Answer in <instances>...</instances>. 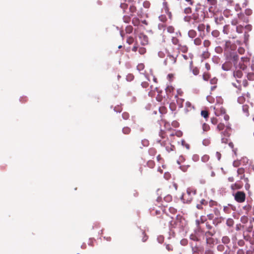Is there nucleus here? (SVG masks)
Listing matches in <instances>:
<instances>
[{
    "mask_svg": "<svg viewBox=\"0 0 254 254\" xmlns=\"http://www.w3.org/2000/svg\"><path fill=\"white\" fill-rule=\"evenodd\" d=\"M228 180H229V182H233V181H234V180L233 177H229V178H228Z\"/></svg>",
    "mask_w": 254,
    "mask_h": 254,
    "instance_id": "obj_54",
    "label": "nucleus"
},
{
    "mask_svg": "<svg viewBox=\"0 0 254 254\" xmlns=\"http://www.w3.org/2000/svg\"><path fill=\"white\" fill-rule=\"evenodd\" d=\"M172 42L174 45H177L179 43V40L177 38L172 37Z\"/></svg>",
    "mask_w": 254,
    "mask_h": 254,
    "instance_id": "obj_22",
    "label": "nucleus"
},
{
    "mask_svg": "<svg viewBox=\"0 0 254 254\" xmlns=\"http://www.w3.org/2000/svg\"><path fill=\"white\" fill-rule=\"evenodd\" d=\"M206 203V202L204 199H202L200 201V204L201 205L205 204Z\"/></svg>",
    "mask_w": 254,
    "mask_h": 254,
    "instance_id": "obj_50",
    "label": "nucleus"
},
{
    "mask_svg": "<svg viewBox=\"0 0 254 254\" xmlns=\"http://www.w3.org/2000/svg\"><path fill=\"white\" fill-rule=\"evenodd\" d=\"M201 43V40L200 38H197L194 40V44L196 45H199Z\"/></svg>",
    "mask_w": 254,
    "mask_h": 254,
    "instance_id": "obj_15",
    "label": "nucleus"
},
{
    "mask_svg": "<svg viewBox=\"0 0 254 254\" xmlns=\"http://www.w3.org/2000/svg\"><path fill=\"white\" fill-rule=\"evenodd\" d=\"M139 53L140 54H143L146 52V49L144 48H139L138 50Z\"/></svg>",
    "mask_w": 254,
    "mask_h": 254,
    "instance_id": "obj_25",
    "label": "nucleus"
},
{
    "mask_svg": "<svg viewBox=\"0 0 254 254\" xmlns=\"http://www.w3.org/2000/svg\"><path fill=\"white\" fill-rule=\"evenodd\" d=\"M174 32V28L172 26H168L166 29H164L163 31L164 41H165V39L167 37V33H173Z\"/></svg>",
    "mask_w": 254,
    "mask_h": 254,
    "instance_id": "obj_5",
    "label": "nucleus"
},
{
    "mask_svg": "<svg viewBox=\"0 0 254 254\" xmlns=\"http://www.w3.org/2000/svg\"><path fill=\"white\" fill-rule=\"evenodd\" d=\"M205 67L207 69V70H209L210 68V65L208 63L205 64Z\"/></svg>",
    "mask_w": 254,
    "mask_h": 254,
    "instance_id": "obj_46",
    "label": "nucleus"
},
{
    "mask_svg": "<svg viewBox=\"0 0 254 254\" xmlns=\"http://www.w3.org/2000/svg\"><path fill=\"white\" fill-rule=\"evenodd\" d=\"M215 174L214 172V171H211V176L213 177L215 176Z\"/></svg>",
    "mask_w": 254,
    "mask_h": 254,
    "instance_id": "obj_59",
    "label": "nucleus"
},
{
    "mask_svg": "<svg viewBox=\"0 0 254 254\" xmlns=\"http://www.w3.org/2000/svg\"><path fill=\"white\" fill-rule=\"evenodd\" d=\"M226 129L224 132H221V134L224 135L225 137H228L229 135V133L228 132V130L230 129V127L229 126V124H227L226 126Z\"/></svg>",
    "mask_w": 254,
    "mask_h": 254,
    "instance_id": "obj_10",
    "label": "nucleus"
},
{
    "mask_svg": "<svg viewBox=\"0 0 254 254\" xmlns=\"http://www.w3.org/2000/svg\"><path fill=\"white\" fill-rule=\"evenodd\" d=\"M209 206L212 207L216 204V202L213 201H210L209 203Z\"/></svg>",
    "mask_w": 254,
    "mask_h": 254,
    "instance_id": "obj_35",
    "label": "nucleus"
},
{
    "mask_svg": "<svg viewBox=\"0 0 254 254\" xmlns=\"http://www.w3.org/2000/svg\"><path fill=\"white\" fill-rule=\"evenodd\" d=\"M172 76V74H169V75H168V77L169 78H170Z\"/></svg>",
    "mask_w": 254,
    "mask_h": 254,
    "instance_id": "obj_64",
    "label": "nucleus"
},
{
    "mask_svg": "<svg viewBox=\"0 0 254 254\" xmlns=\"http://www.w3.org/2000/svg\"><path fill=\"white\" fill-rule=\"evenodd\" d=\"M139 39L140 40V43L142 45H146L148 44V37L146 35L143 34H140L139 35Z\"/></svg>",
    "mask_w": 254,
    "mask_h": 254,
    "instance_id": "obj_4",
    "label": "nucleus"
},
{
    "mask_svg": "<svg viewBox=\"0 0 254 254\" xmlns=\"http://www.w3.org/2000/svg\"><path fill=\"white\" fill-rule=\"evenodd\" d=\"M182 144L183 146H185L187 149H189L190 148V146L188 144H187L185 140H182Z\"/></svg>",
    "mask_w": 254,
    "mask_h": 254,
    "instance_id": "obj_27",
    "label": "nucleus"
},
{
    "mask_svg": "<svg viewBox=\"0 0 254 254\" xmlns=\"http://www.w3.org/2000/svg\"><path fill=\"white\" fill-rule=\"evenodd\" d=\"M202 128L204 131H207L209 129V126L206 124H203Z\"/></svg>",
    "mask_w": 254,
    "mask_h": 254,
    "instance_id": "obj_23",
    "label": "nucleus"
},
{
    "mask_svg": "<svg viewBox=\"0 0 254 254\" xmlns=\"http://www.w3.org/2000/svg\"><path fill=\"white\" fill-rule=\"evenodd\" d=\"M245 67H245V65H243V66H242L241 67V68H242L243 70H244V69H245Z\"/></svg>",
    "mask_w": 254,
    "mask_h": 254,
    "instance_id": "obj_63",
    "label": "nucleus"
},
{
    "mask_svg": "<svg viewBox=\"0 0 254 254\" xmlns=\"http://www.w3.org/2000/svg\"><path fill=\"white\" fill-rule=\"evenodd\" d=\"M188 35L190 37L193 38L196 35V33L194 30H190L188 32Z\"/></svg>",
    "mask_w": 254,
    "mask_h": 254,
    "instance_id": "obj_11",
    "label": "nucleus"
},
{
    "mask_svg": "<svg viewBox=\"0 0 254 254\" xmlns=\"http://www.w3.org/2000/svg\"><path fill=\"white\" fill-rule=\"evenodd\" d=\"M225 110L222 107H221L220 109L217 108L215 111V114L217 116H222L223 115L225 114Z\"/></svg>",
    "mask_w": 254,
    "mask_h": 254,
    "instance_id": "obj_6",
    "label": "nucleus"
},
{
    "mask_svg": "<svg viewBox=\"0 0 254 254\" xmlns=\"http://www.w3.org/2000/svg\"><path fill=\"white\" fill-rule=\"evenodd\" d=\"M237 83H233V85L234 86H235L236 87L239 88L240 87V83H239V80H237Z\"/></svg>",
    "mask_w": 254,
    "mask_h": 254,
    "instance_id": "obj_32",
    "label": "nucleus"
},
{
    "mask_svg": "<svg viewBox=\"0 0 254 254\" xmlns=\"http://www.w3.org/2000/svg\"><path fill=\"white\" fill-rule=\"evenodd\" d=\"M143 6L146 8H148L149 6V3L148 1H145L143 3Z\"/></svg>",
    "mask_w": 254,
    "mask_h": 254,
    "instance_id": "obj_42",
    "label": "nucleus"
},
{
    "mask_svg": "<svg viewBox=\"0 0 254 254\" xmlns=\"http://www.w3.org/2000/svg\"><path fill=\"white\" fill-rule=\"evenodd\" d=\"M210 42H209V41H208L207 40H205L203 42V45L205 47H208L210 45Z\"/></svg>",
    "mask_w": 254,
    "mask_h": 254,
    "instance_id": "obj_26",
    "label": "nucleus"
},
{
    "mask_svg": "<svg viewBox=\"0 0 254 254\" xmlns=\"http://www.w3.org/2000/svg\"><path fill=\"white\" fill-rule=\"evenodd\" d=\"M128 114L127 113H124L123 114V117L125 119H127L128 118Z\"/></svg>",
    "mask_w": 254,
    "mask_h": 254,
    "instance_id": "obj_45",
    "label": "nucleus"
},
{
    "mask_svg": "<svg viewBox=\"0 0 254 254\" xmlns=\"http://www.w3.org/2000/svg\"><path fill=\"white\" fill-rule=\"evenodd\" d=\"M245 194L243 191H238L235 195V200L239 202H243L245 200Z\"/></svg>",
    "mask_w": 254,
    "mask_h": 254,
    "instance_id": "obj_2",
    "label": "nucleus"
},
{
    "mask_svg": "<svg viewBox=\"0 0 254 254\" xmlns=\"http://www.w3.org/2000/svg\"><path fill=\"white\" fill-rule=\"evenodd\" d=\"M222 117H223V119L226 121H228L229 119V116L226 114L223 115V116H222Z\"/></svg>",
    "mask_w": 254,
    "mask_h": 254,
    "instance_id": "obj_30",
    "label": "nucleus"
},
{
    "mask_svg": "<svg viewBox=\"0 0 254 254\" xmlns=\"http://www.w3.org/2000/svg\"><path fill=\"white\" fill-rule=\"evenodd\" d=\"M209 159V157L207 155H204L202 157V161L203 162H206Z\"/></svg>",
    "mask_w": 254,
    "mask_h": 254,
    "instance_id": "obj_29",
    "label": "nucleus"
},
{
    "mask_svg": "<svg viewBox=\"0 0 254 254\" xmlns=\"http://www.w3.org/2000/svg\"><path fill=\"white\" fill-rule=\"evenodd\" d=\"M222 241L224 244H228L230 241V239L227 236H224L222 238Z\"/></svg>",
    "mask_w": 254,
    "mask_h": 254,
    "instance_id": "obj_14",
    "label": "nucleus"
},
{
    "mask_svg": "<svg viewBox=\"0 0 254 254\" xmlns=\"http://www.w3.org/2000/svg\"><path fill=\"white\" fill-rule=\"evenodd\" d=\"M195 194V190H192L190 188H188L187 190V193L185 194H183L182 196V198L184 200L186 199L187 197V195H188L189 198H187V202H190L191 201L192 199V195H194Z\"/></svg>",
    "mask_w": 254,
    "mask_h": 254,
    "instance_id": "obj_1",
    "label": "nucleus"
},
{
    "mask_svg": "<svg viewBox=\"0 0 254 254\" xmlns=\"http://www.w3.org/2000/svg\"><path fill=\"white\" fill-rule=\"evenodd\" d=\"M245 13L247 15H250L252 14V11L250 9H247L245 10Z\"/></svg>",
    "mask_w": 254,
    "mask_h": 254,
    "instance_id": "obj_28",
    "label": "nucleus"
},
{
    "mask_svg": "<svg viewBox=\"0 0 254 254\" xmlns=\"http://www.w3.org/2000/svg\"><path fill=\"white\" fill-rule=\"evenodd\" d=\"M184 12L186 14H190L191 12V9L190 7H187L184 9Z\"/></svg>",
    "mask_w": 254,
    "mask_h": 254,
    "instance_id": "obj_24",
    "label": "nucleus"
},
{
    "mask_svg": "<svg viewBox=\"0 0 254 254\" xmlns=\"http://www.w3.org/2000/svg\"><path fill=\"white\" fill-rule=\"evenodd\" d=\"M207 100L208 102H212V101H211V97L210 96H207Z\"/></svg>",
    "mask_w": 254,
    "mask_h": 254,
    "instance_id": "obj_56",
    "label": "nucleus"
},
{
    "mask_svg": "<svg viewBox=\"0 0 254 254\" xmlns=\"http://www.w3.org/2000/svg\"><path fill=\"white\" fill-rule=\"evenodd\" d=\"M205 29V26L204 24H199L197 27V30L199 31H203Z\"/></svg>",
    "mask_w": 254,
    "mask_h": 254,
    "instance_id": "obj_18",
    "label": "nucleus"
},
{
    "mask_svg": "<svg viewBox=\"0 0 254 254\" xmlns=\"http://www.w3.org/2000/svg\"><path fill=\"white\" fill-rule=\"evenodd\" d=\"M233 75L235 78H241L242 77L243 73L241 70H237L234 72Z\"/></svg>",
    "mask_w": 254,
    "mask_h": 254,
    "instance_id": "obj_8",
    "label": "nucleus"
},
{
    "mask_svg": "<svg viewBox=\"0 0 254 254\" xmlns=\"http://www.w3.org/2000/svg\"><path fill=\"white\" fill-rule=\"evenodd\" d=\"M215 79H212L211 80V83H214L215 82Z\"/></svg>",
    "mask_w": 254,
    "mask_h": 254,
    "instance_id": "obj_62",
    "label": "nucleus"
},
{
    "mask_svg": "<svg viewBox=\"0 0 254 254\" xmlns=\"http://www.w3.org/2000/svg\"><path fill=\"white\" fill-rule=\"evenodd\" d=\"M134 39L131 37H129L127 39V42L130 45L133 43Z\"/></svg>",
    "mask_w": 254,
    "mask_h": 254,
    "instance_id": "obj_17",
    "label": "nucleus"
},
{
    "mask_svg": "<svg viewBox=\"0 0 254 254\" xmlns=\"http://www.w3.org/2000/svg\"><path fill=\"white\" fill-rule=\"evenodd\" d=\"M166 249H167L168 250H169V251L171 250V246H170V245H167L166 246Z\"/></svg>",
    "mask_w": 254,
    "mask_h": 254,
    "instance_id": "obj_57",
    "label": "nucleus"
},
{
    "mask_svg": "<svg viewBox=\"0 0 254 254\" xmlns=\"http://www.w3.org/2000/svg\"><path fill=\"white\" fill-rule=\"evenodd\" d=\"M235 9L237 11L240 10L241 9V7H240L239 4H236V5L235 6Z\"/></svg>",
    "mask_w": 254,
    "mask_h": 254,
    "instance_id": "obj_40",
    "label": "nucleus"
},
{
    "mask_svg": "<svg viewBox=\"0 0 254 254\" xmlns=\"http://www.w3.org/2000/svg\"><path fill=\"white\" fill-rule=\"evenodd\" d=\"M229 145L232 148L233 147V144L232 142H229Z\"/></svg>",
    "mask_w": 254,
    "mask_h": 254,
    "instance_id": "obj_61",
    "label": "nucleus"
},
{
    "mask_svg": "<svg viewBox=\"0 0 254 254\" xmlns=\"http://www.w3.org/2000/svg\"><path fill=\"white\" fill-rule=\"evenodd\" d=\"M180 50L183 53H186L188 51V48L186 46H181Z\"/></svg>",
    "mask_w": 254,
    "mask_h": 254,
    "instance_id": "obj_20",
    "label": "nucleus"
},
{
    "mask_svg": "<svg viewBox=\"0 0 254 254\" xmlns=\"http://www.w3.org/2000/svg\"><path fill=\"white\" fill-rule=\"evenodd\" d=\"M207 217L209 220H212V219H213L214 216H213V214L210 213V214H207Z\"/></svg>",
    "mask_w": 254,
    "mask_h": 254,
    "instance_id": "obj_39",
    "label": "nucleus"
},
{
    "mask_svg": "<svg viewBox=\"0 0 254 254\" xmlns=\"http://www.w3.org/2000/svg\"><path fill=\"white\" fill-rule=\"evenodd\" d=\"M231 23L233 25H236L239 23V21L238 20L234 19L233 20H232Z\"/></svg>",
    "mask_w": 254,
    "mask_h": 254,
    "instance_id": "obj_31",
    "label": "nucleus"
},
{
    "mask_svg": "<svg viewBox=\"0 0 254 254\" xmlns=\"http://www.w3.org/2000/svg\"><path fill=\"white\" fill-rule=\"evenodd\" d=\"M206 254H213V253L211 251H207L206 252Z\"/></svg>",
    "mask_w": 254,
    "mask_h": 254,
    "instance_id": "obj_60",
    "label": "nucleus"
},
{
    "mask_svg": "<svg viewBox=\"0 0 254 254\" xmlns=\"http://www.w3.org/2000/svg\"><path fill=\"white\" fill-rule=\"evenodd\" d=\"M176 134L178 136H180L182 135V132H180V131H178V132H176Z\"/></svg>",
    "mask_w": 254,
    "mask_h": 254,
    "instance_id": "obj_55",
    "label": "nucleus"
},
{
    "mask_svg": "<svg viewBox=\"0 0 254 254\" xmlns=\"http://www.w3.org/2000/svg\"><path fill=\"white\" fill-rule=\"evenodd\" d=\"M193 73L194 75H196L198 74L199 71L197 68H194L192 70Z\"/></svg>",
    "mask_w": 254,
    "mask_h": 254,
    "instance_id": "obj_34",
    "label": "nucleus"
},
{
    "mask_svg": "<svg viewBox=\"0 0 254 254\" xmlns=\"http://www.w3.org/2000/svg\"><path fill=\"white\" fill-rule=\"evenodd\" d=\"M221 141L222 143H226L228 142V139L226 137H222Z\"/></svg>",
    "mask_w": 254,
    "mask_h": 254,
    "instance_id": "obj_37",
    "label": "nucleus"
},
{
    "mask_svg": "<svg viewBox=\"0 0 254 254\" xmlns=\"http://www.w3.org/2000/svg\"><path fill=\"white\" fill-rule=\"evenodd\" d=\"M186 107L188 111L190 110L192 108V106L191 103L190 102H186Z\"/></svg>",
    "mask_w": 254,
    "mask_h": 254,
    "instance_id": "obj_16",
    "label": "nucleus"
},
{
    "mask_svg": "<svg viewBox=\"0 0 254 254\" xmlns=\"http://www.w3.org/2000/svg\"><path fill=\"white\" fill-rule=\"evenodd\" d=\"M208 2H209L210 3V4H214L215 2V0H207Z\"/></svg>",
    "mask_w": 254,
    "mask_h": 254,
    "instance_id": "obj_48",
    "label": "nucleus"
},
{
    "mask_svg": "<svg viewBox=\"0 0 254 254\" xmlns=\"http://www.w3.org/2000/svg\"><path fill=\"white\" fill-rule=\"evenodd\" d=\"M238 18L240 20L243 21L244 22L248 21L247 17H245L244 14L242 13H240L238 14Z\"/></svg>",
    "mask_w": 254,
    "mask_h": 254,
    "instance_id": "obj_9",
    "label": "nucleus"
},
{
    "mask_svg": "<svg viewBox=\"0 0 254 254\" xmlns=\"http://www.w3.org/2000/svg\"><path fill=\"white\" fill-rule=\"evenodd\" d=\"M130 128L127 127H124L123 129V132L125 134H128L130 132Z\"/></svg>",
    "mask_w": 254,
    "mask_h": 254,
    "instance_id": "obj_21",
    "label": "nucleus"
},
{
    "mask_svg": "<svg viewBox=\"0 0 254 254\" xmlns=\"http://www.w3.org/2000/svg\"><path fill=\"white\" fill-rule=\"evenodd\" d=\"M225 127V126L224 125V124L221 123L218 125V126L217 127V129L218 130L220 131V130H222L223 129H224Z\"/></svg>",
    "mask_w": 254,
    "mask_h": 254,
    "instance_id": "obj_13",
    "label": "nucleus"
},
{
    "mask_svg": "<svg viewBox=\"0 0 254 254\" xmlns=\"http://www.w3.org/2000/svg\"><path fill=\"white\" fill-rule=\"evenodd\" d=\"M216 155H217V158H218V160H220V157H221V154H220V153L217 152L216 153Z\"/></svg>",
    "mask_w": 254,
    "mask_h": 254,
    "instance_id": "obj_51",
    "label": "nucleus"
},
{
    "mask_svg": "<svg viewBox=\"0 0 254 254\" xmlns=\"http://www.w3.org/2000/svg\"><path fill=\"white\" fill-rule=\"evenodd\" d=\"M137 48L138 47L136 46H134L132 49V50L133 51V52H136L137 50Z\"/></svg>",
    "mask_w": 254,
    "mask_h": 254,
    "instance_id": "obj_49",
    "label": "nucleus"
},
{
    "mask_svg": "<svg viewBox=\"0 0 254 254\" xmlns=\"http://www.w3.org/2000/svg\"><path fill=\"white\" fill-rule=\"evenodd\" d=\"M176 62V58L172 56L169 55L164 61V64L165 65H171L174 64Z\"/></svg>",
    "mask_w": 254,
    "mask_h": 254,
    "instance_id": "obj_3",
    "label": "nucleus"
},
{
    "mask_svg": "<svg viewBox=\"0 0 254 254\" xmlns=\"http://www.w3.org/2000/svg\"><path fill=\"white\" fill-rule=\"evenodd\" d=\"M211 123L214 125L216 124L217 123V119L215 118L211 119Z\"/></svg>",
    "mask_w": 254,
    "mask_h": 254,
    "instance_id": "obj_44",
    "label": "nucleus"
},
{
    "mask_svg": "<svg viewBox=\"0 0 254 254\" xmlns=\"http://www.w3.org/2000/svg\"><path fill=\"white\" fill-rule=\"evenodd\" d=\"M209 78V76L207 74H204L203 75V78L204 80H208Z\"/></svg>",
    "mask_w": 254,
    "mask_h": 254,
    "instance_id": "obj_36",
    "label": "nucleus"
},
{
    "mask_svg": "<svg viewBox=\"0 0 254 254\" xmlns=\"http://www.w3.org/2000/svg\"><path fill=\"white\" fill-rule=\"evenodd\" d=\"M238 176L240 180L242 179L244 177V169L242 168H239L237 170Z\"/></svg>",
    "mask_w": 254,
    "mask_h": 254,
    "instance_id": "obj_7",
    "label": "nucleus"
},
{
    "mask_svg": "<svg viewBox=\"0 0 254 254\" xmlns=\"http://www.w3.org/2000/svg\"><path fill=\"white\" fill-rule=\"evenodd\" d=\"M238 59V56L236 55L233 56V59L234 61H236Z\"/></svg>",
    "mask_w": 254,
    "mask_h": 254,
    "instance_id": "obj_53",
    "label": "nucleus"
},
{
    "mask_svg": "<svg viewBox=\"0 0 254 254\" xmlns=\"http://www.w3.org/2000/svg\"><path fill=\"white\" fill-rule=\"evenodd\" d=\"M158 56L160 57L161 58H162L163 57V53L162 52H159L158 53Z\"/></svg>",
    "mask_w": 254,
    "mask_h": 254,
    "instance_id": "obj_52",
    "label": "nucleus"
},
{
    "mask_svg": "<svg viewBox=\"0 0 254 254\" xmlns=\"http://www.w3.org/2000/svg\"><path fill=\"white\" fill-rule=\"evenodd\" d=\"M137 68L138 70H141L144 68V65L142 64H138Z\"/></svg>",
    "mask_w": 254,
    "mask_h": 254,
    "instance_id": "obj_33",
    "label": "nucleus"
},
{
    "mask_svg": "<svg viewBox=\"0 0 254 254\" xmlns=\"http://www.w3.org/2000/svg\"><path fill=\"white\" fill-rule=\"evenodd\" d=\"M186 0V1H187V2H189V3H190V5H192V3H193V2H192V1H191V0Z\"/></svg>",
    "mask_w": 254,
    "mask_h": 254,
    "instance_id": "obj_58",
    "label": "nucleus"
},
{
    "mask_svg": "<svg viewBox=\"0 0 254 254\" xmlns=\"http://www.w3.org/2000/svg\"><path fill=\"white\" fill-rule=\"evenodd\" d=\"M248 77L249 79L252 80L254 77V74L253 73L249 74Z\"/></svg>",
    "mask_w": 254,
    "mask_h": 254,
    "instance_id": "obj_43",
    "label": "nucleus"
},
{
    "mask_svg": "<svg viewBox=\"0 0 254 254\" xmlns=\"http://www.w3.org/2000/svg\"><path fill=\"white\" fill-rule=\"evenodd\" d=\"M166 92H171L173 90V88L172 87H167V88L166 89Z\"/></svg>",
    "mask_w": 254,
    "mask_h": 254,
    "instance_id": "obj_41",
    "label": "nucleus"
},
{
    "mask_svg": "<svg viewBox=\"0 0 254 254\" xmlns=\"http://www.w3.org/2000/svg\"><path fill=\"white\" fill-rule=\"evenodd\" d=\"M201 115L204 118H207L208 116V112L206 111H202L201 112Z\"/></svg>",
    "mask_w": 254,
    "mask_h": 254,
    "instance_id": "obj_19",
    "label": "nucleus"
},
{
    "mask_svg": "<svg viewBox=\"0 0 254 254\" xmlns=\"http://www.w3.org/2000/svg\"><path fill=\"white\" fill-rule=\"evenodd\" d=\"M213 211L215 213L216 215H217V216L219 215V210H218V209L217 208H214V209H213Z\"/></svg>",
    "mask_w": 254,
    "mask_h": 254,
    "instance_id": "obj_38",
    "label": "nucleus"
},
{
    "mask_svg": "<svg viewBox=\"0 0 254 254\" xmlns=\"http://www.w3.org/2000/svg\"><path fill=\"white\" fill-rule=\"evenodd\" d=\"M196 207L197 208H198V209H202V205L200 204H198L196 205Z\"/></svg>",
    "mask_w": 254,
    "mask_h": 254,
    "instance_id": "obj_47",
    "label": "nucleus"
},
{
    "mask_svg": "<svg viewBox=\"0 0 254 254\" xmlns=\"http://www.w3.org/2000/svg\"><path fill=\"white\" fill-rule=\"evenodd\" d=\"M222 68L224 70H228L230 68V64L228 63H225L222 65Z\"/></svg>",
    "mask_w": 254,
    "mask_h": 254,
    "instance_id": "obj_12",
    "label": "nucleus"
}]
</instances>
